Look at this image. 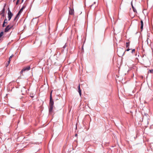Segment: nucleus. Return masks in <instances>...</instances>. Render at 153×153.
<instances>
[{"mask_svg": "<svg viewBox=\"0 0 153 153\" xmlns=\"http://www.w3.org/2000/svg\"><path fill=\"white\" fill-rule=\"evenodd\" d=\"M52 91H51L50 95V103H49V112H52V110L53 108V104L54 102L53 101L52 99V96H51V94H52Z\"/></svg>", "mask_w": 153, "mask_h": 153, "instance_id": "1", "label": "nucleus"}, {"mask_svg": "<svg viewBox=\"0 0 153 153\" xmlns=\"http://www.w3.org/2000/svg\"><path fill=\"white\" fill-rule=\"evenodd\" d=\"M14 25L15 23H11L6 27L4 30V32H7L9 31L10 29L13 28Z\"/></svg>", "mask_w": 153, "mask_h": 153, "instance_id": "2", "label": "nucleus"}, {"mask_svg": "<svg viewBox=\"0 0 153 153\" xmlns=\"http://www.w3.org/2000/svg\"><path fill=\"white\" fill-rule=\"evenodd\" d=\"M117 53L119 56H122L124 54L125 51L123 48H119L117 50Z\"/></svg>", "mask_w": 153, "mask_h": 153, "instance_id": "3", "label": "nucleus"}, {"mask_svg": "<svg viewBox=\"0 0 153 153\" xmlns=\"http://www.w3.org/2000/svg\"><path fill=\"white\" fill-rule=\"evenodd\" d=\"M30 66H27L26 67L24 68L20 72V74L22 75H23V73L26 71H29L30 69Z\"/></svg>", "mask_w": 153, "mask_h": 153, "instance_id": "4", "label": "nucleus"}, {"mask_svg": "<svg viewBox=\"0 0 153 153\" xmlns=\"http://www.w3.org/2000/svg\"><path fill=\"white\" fill-rule=\"evenodd\" d=\"M9 9H8V21H10L12 17L13 16V14L11 13V11L9 10Z\"/></svg>", "mask_w": 153, "mask_h": 153, "instance_id": "5", "label": "nucleus"}, {"mask_svg": "<svg viewBox=\"0 0 153 153\" xmlns=\"http://www.w3.org/2000/svg\"><path fill=\"white\" fill-rule=\"evenodd\" d=\"M19 15H20V14H19V13H17V14L15 16V18L14 19L12 23H15V24L16 22H15V21L17 19L18 17H19Z\"/></svg>", "mask_w": 153, "mask_h": 153, "instance_id": "6", "label": "nucleus"}, {"mask_svg": "<svg viewBox=\"0 0 153 153\" xmlns=\"http://www.w3.org/2000/svg\"><path fill=\"white\" fill-rule=\"evenodd\" d=\"M69 13L70 15H73L74 13V10L71 8L70 9Z\"/></svg>", "mask_w": 153, "mask_h": 153, "instance_id": "7", "label": "nucleus"}, {"mask_svg": "<svg viewBox=\"0 0 153 153\" xmlns=\"http://www.w3.org/2000/svg\"><path fill=\"white\" fill-rule=\"evenodd\" d=\"M5 7V6H4L3 9H2V11L1 12V15H2V16H4V12H5V8H4Z\"/></svg>", "mask_w": 153, "mask_h": 153, "instance_id": "8", "label": "nucleus"}, {"mask_svg": "<svg viewBox=\"0 0 153 153\" xmlns=\"http://www.w3.org/2000/svg\"><path fill=\"white\" fill-rule=\"evenodd\" d=\"M140 22H141V29L142 30H143V21L142 20Z\"/></svg>", "mask_w": 153, "mask_h": 153, "instance_id": "9", "label": "nucleus"}, {"mask_svg": "<svg viewBox=\"0 0 153 153\" xmlns=\"http://www.w3.org/2000/svg\"><path fill=\"white\" fill-rule=\"evenodd\" d=\"M13 56V55H12L11 56H10V57L9 58V60H8V61L7 62L8 63V64H9V63H10V60H11V59L12 58V57Z\"/></svg>", "mask_w": 153, "mask_h": 153, "instance_id": "10", "label": "nucleus"}, {"mask_svg": "<svg viewBox=\"0 0 153 153\" xmlns=\"http://www.w3.org/2000/svg\"><path fill=\"white\" fill-rule=\"evenodd\" d=\"M131 6H132V8L133 9V10L134 11V12H137V10H136L134 7L133 6V4H132V3H131Z\"/></svg>", "mask_w": 153, "mask_h": 153, "instance_id": "11", "label": "nucleus"}, {"mask_svg": "<svg viewBox=\"0 0 153 153\" xmlns=\"http://www.w3.org/2000/svg\"><path fill=\"white\" fill-rule=\"evenodd\" d=\"M24 7H23L19 11V12H18V13H19V14H20V13H21V12L23 11V9H24Z\"/></svg>", "mask_w": 153, "mask_h": 153, "instance_id": "12", "label": "nucleus"}, {"mask_svg": "<svg viewBox=\"0 0 153 153\" xmlns=\"http://www.w3.org/2000/svg\"><path fill=\"white\" fill-rule=\"evenodd\" d=\"M130 43L129 42L126 43V48H129V46Z\"/></svg>", "mask_w": 153, "mask_h": 153, "instance_id": "13", "label": "nucleus"}, {"mask_svg": "<svg viewBox=\"0 0 153 153\" xmlns=\"http://www.w3.org/2000/svg\"><path fill=\"white\" fill-rule=\"evenodd\" d=\"M78 92L79 93V95L80 96H81V90H78Z\"/></svg>", "mask_w": 153, "mask_h": 153, "instance_id": "14", "label": "nucleus"}, {"mask_svg": "<svg viewBox=\"0 0 153 153\" xmlns=\"http://www.w3.org/2000/svg\"><path fill=\"white\" fill-rule=\"evenodd\" d=\"M7 19H6L4 20V22L3 23H5V24H7Z\"/></svg>", "mask_w": 153, "mask_h": 153, "instance_id": "15", "label": "nucleus"}, {"mask_svg": "<svg viewBox=\"0 0 153 153\" xmlns=\"http://www.w3.org/2000/svg\"><path fill=\"white\" fill-rule=\"evenodd\" d=\"M135 52V49H133L132 50L131 53H132L133 54Z\"/></svg>", "mask_w": 153, "mask_h": 153, "instance_id": "16", "label": "nucleus"}, {"mask_svg": "<svg viewBox=\"0 0 153 153\" xmlns=\"http://www.w3.org/2000/svg\"><path fill=\"white\" fill-rule=\"evenodd\" d=\"M3 32H1L0 33V35L1 36H2L3 35Z\"/></svg>", "mask_w": 153, "mask_h": 153, "instance_id": "17", "label": "nucleus"}, {"mask_svg": "<svg viewBox=\"0 0 153 153\" xmlns=\"http://www.w3.org/2000/svg\"><path fill=\"white\" fill-rule=\"evenodd\" d=\"M5 23H3V25H2V27H4L6 26V25H5Z\"/></svg>", "mask_w": 153, "mask_h": 153, "instance_id": "18", "label": "nucleus"}, {"mask_svg": "<svg viewBox=\"0 0 153 153\" xmlns=\"http://www.w3.org/2000/svg\"><path fill=\"white\" fill-rule=\"evenodd\" d=\"M149 71L151 73H153V70L152 69L149 70Z\"/></svg>", "mask_w": 153, "mask_h": 153, "instance_id": "19", "label": "nucleus"}, {"mask_svg": "<svg viewBox=\"0 0 153 153\" xmlns=\"http://www.w3.org/2000/svg\"><path fill=\"white\" fill-rule=\"evenodd\" d=\"M19 0H17V2H16V5H17L19 4Z\"/></svg>", "mask_w": 153, "mask_h": 153, "instance_id": "20", "label": "nucleus"}, {"mask_svg": "<svg viewBox=\"0 0 153 153\" xmlns=\"http://www.w3.org/2000/svg\"><path fill=\"white\" fill-rule=\"evenodd\" d=\"M128 48L125 51H128L129 50H130L129 48Z\"/></svg>", "mask_w": 153, "mask_h": 153, "instance_id": "21", "label": "nucleus"}, {"mask_svg": "<svg viewBox=\"0 0 153 153\" xmlns=\"http://www.w3.org/2000/svg\"><path fill=\"white\" fill-rule=\"evenodd\" d=\"M94 4H96V5H97L98 3H97V2H94Z\"/></svg>", "mask_w": 153, "mask_h": 153, "instance_id": "22", "label": "nucleus"}, {"mask_svg": "<svg viewBox=\"0 0 153 153\" xmlns=\"http://www.w3.org/2000/svg\"><path fill=\"white\" fill-rule=\"evenodd\" d=\"M80 90V85H79L78 86V90Z\"/></svg>", "mask_w": 153, "mask_h": 153, "instance_id": "23", "label": "nucleus"}, {"mask_svg": "<svg viewBox=\"0 0 153 153\" xmlns=\"http://www.w3.org/2000/svg\"><path fill=\"white\" fill-rule=\"evenodd\" d=\"M9 64H8V63H7V65H6V66H7L9 65Z\"/></svg>", "mask_w": 153, "mask_h": 153, "instance_id": "24", "label": "nucleus"}, {"mask_svg": "<svg viewBox=\"0 0 153 153\" xmlns=\"http://www.w3.org/2000/svg\"><path fill=\"white\" fill-rule=\"evenodd\" d=\"M93 5H91L90 6H91V7L93 6Z\"/></svg>", "mask_w": 153, "mask_h": 153, "instance_id": "25", "label": "nucleus"}, {"mask_svg": "<svg viewBox=\"0 0 153 153\" xmlns=\"http://www.w3.org/2000/svg\"><path fill=\"white\" fill-rule=\"evenodd\" d=\"M22 0V2L23 1V0Z\"/></svg>", "mask_w": 153, "mask_h": 153, "instance_id": "26", "label": "nucleus"}]
</instances>
